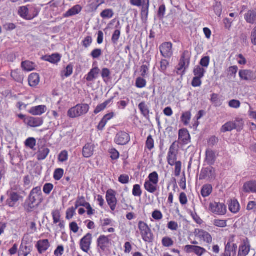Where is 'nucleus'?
<instances>
[{
	"label": "nucleus",
	"instance_id": "nucleus-1",
	"mask_svg": "<svg viewBox=\"0 0 256 256\" xmlns=\"http://www.w3.org/2000/svg\"><path fill=\"white\" fill-rule=\"evenodd\" d=\"M44 200L41 187L38 186L33 188L26 199L24 207L28 212H32L39 206Z\"/></svg>",
	"mask_w": 256,
	"mask_h": 256
},
{
	"label": "nucleus",
	"instance_id": "nucleus-2",
	"mask_svg": "<svg viewBox=\"0 0 256 256\" xmlns=\"http://www.w3.org/2000/svg\"><path fill=\"white\" fill-rule=\"evenodd\" d=\"M90 110V106L86 104H79L70 108L68 112V116L74 118L86 114Z\"/></svg>",
	"mask_w": 256,
	"mask_h": 256
},
{
	"label": "nucleus",
	"instance_id": "nucleus-3",
	"mask_svg": "<svg viewBox=\"0 0 256 256\" xmlns=\"http://www.w3.org/2000/svg\"><path fill=\"white\" fill-rule=\"evenodd\" d=\"M138 226L143 240L148 243L152 242L154 239V236L148 224L144 222L140 221Z\"/></svg>",
	"mask_w": 256,
	"mask_h": 256
},
{
	"label": "nucleus",
	"instance_id": "nucleus-4",
	"mask_svg": "<svg viewBox=\"0 0 256 256\" xmlns=\"http://www.w3.org/2000/svg\"><path fill=\"white\" fill-rule=\"evenodd\" d=\"M209 210L213 214L220 216L224 215L227 211L224 204L216 202L210 203Z\"/></svg>",
	"mask_w": 256,
	"mask_h": 256
},
{
	"label": "nucleus",
	"instance_id": "nucleus-5",
	"mask_svg": "<svg viewBox=\"0 0 256 256\" xmlns=\"http://www.w3.org/2000/svg\"><path fill=\"white\" fill-rule=\"evenodd\" d=\"M216 178L215 169L212 166H208L202 168L201 170L199 180H203L208 178L210 180H213Z\"/></svg>",
	"mask_w": 256,
	"mask_h": 256
},
{
	"label": "nucleus",
	"instance_id": "nucleus-6",
	"mask_svg": "<svg viewBox=\"0 0 256 256\" xmlns=\"http://www.w3.org/2000/svg\"><path fill=\"white\" fill-rule=\"evenodd\" d=\"M92 234L88 233L80 240V246L83 252L88 253L90 250L92 242Z\"/></svg>",
	"mask_w": 256,
	"mask_h": 256
},
{
	"label": "nucleus",
	"instance_id": "nucleus-7",
	"mask_svg": "<svg viewBox=\"0 0 256 256\" xmlns=\"http://www.w3.org/2000/svg\"><path fill=\"white\" fill-rule=\"evenodd\" d=\"M239 124H237L232 122H228L223 125L221 128V132H231L234 129H236L237 130H240L242 128L243 122L242 120H240Z\"/></svg>",
	"mask_w": 256,
	"mask_h": 256
},
{
	"label": "nucleus",
	"instance_id": "nucleus-8",
	"mask_svg": "<svg viewBox=\"0 0 256 256\" xmlns=\"http://www.w3.org/2000/svg\"><path fill=\"white\" fill-rule=\"evenodd\" d=\"M106 200L111 210H114L117 204L116 192L112 189L108 190L106 193Z\"/></svg>",
	"mask_w": 256,
	"mask_h": 256
},
{
	"label": "nucleus",
	"instance_id": "nucleus-9",
	"mask_svg": "<svg viewBox=\"0 0 256 256\" xmlns=\"http://www.w3.org/2000/svg\"><path fill=\"white\" fill-rule=\"evenodd\" d=\"M183 250L188 254L194 252L198 256H202L206 252L205 248L197 246L186 245Z\"/></svg>",
	"mask_w": 256,
	"mask_h": 256
},
{
	"label": "nucleus",
	"instance_id": "nucleus-10",
	"mask_svg": "<svg viewBox=\"0 0 256 256\" xmlns=\"http://www.w3.org/2000/svg\"><path fill=\"white\" fill-rule=\"evenodd\" d=\"M172 44L170 42L163 43L160 46L161 54L165 58H170L172 55Z\"/></svg>",
	"mask_w": 256,
	"mask_h": 256
},
{
	"label": "nucleus",
	"instance_id": "nucleus-11",
	"mask_svg": "<svg viewBox=\"0 0 256 256\" xmlns=\"http://www.w3.org/2000/svg\"><path fill=\"white\" fill-rule=\"evenodd\" d=\"M239 76L242 80L250 82L256 80V74L248 70H242L239 71Z\"/></svg>",
	"mask_w": 256,
	"mask_h": 256
},
{
	"label": "nucleus",
	"instance_id": "nucleus-12",
	"mask_svg": "<svg viewBox=\"0 0 256 256\" xmlns=\"http://www.w3.org/2000/svg\"><path fill=\"white\" fill-rule=\"evenodd\" d=\"M130 141L129 134L124 132H118L114 138V142L118 145H126Z\"/></svg>",
	"mask_w": 256,
	"mask_h": 256
},
{
	"label": "nucleus",
	"instance_id": "nucleus-13",
	"mask_svg": "<svg viewBox=\"0 0 256 256\" xmlns=\"http://www.w3.org/2000/svg\"><path fill=\"white\" fill-rule=\"evenodd\" d=\"M250 250V244L248 238L244 240L242 243L239 246L238 256H246L248 255Z\"/></svg>",
	"mask_w": 256,
	"mask_h": 256
},
{
	"label": "nucleus",
	"instance_id": "nucleus-14",
	"mask_svg": "<svg viewBox=\"0 0 256 256\" xmlns=\"http://www.w3.org/2000/svg\"><path fill=\"white\" fill-rule=\"evenodd\" d=\"M43 123L44 120L42 118L28 116V118L25 120V124L32 128L40 126Z\"/></svg>",
	"mask_w": 256,
	"mask_h": 256
},
{
	"label": "nucleus",
	"instance_id": "nucleus-15",
	"mask_svg": "<svg viewBox=\"0 0 256 256\" xmlns=\"http://www.w3.org/2000/svg\"><path fill=\"white\" fill-rule=\"evenodd\" d=\"M8 194H9V198L6 200V204L11 208L14 206L16 203L18 202L21 198H22V196L15 192H8Z\"/></svg>",
	"mask_w": 256,
	"mask_h": 256
},
{
	"label": "nucleus",
	"instance_id": "nucleus-16",
	"mask_svg": "<svg viewBox=\"0 0 256 256\" xmlns=\"http://www.w3.org/2000/svg\"><path fill=\"white\" fill-rule=\"evenodd\" d=\"M28 12L29 10L28 6H22L19 8L18 14L21 18L28 20H31L33 19L36 17L38 14V11H36V14L32 16H28Z\"/></svg>",
	"mask_w": 256,
	"mask_h": 256
},
{
	"label": "nucleus",
	"instance_id": "nucleus-17",
	"mask_svg": "<svg viewBox=\"0 0 256 256\" xmlns=\"http://www.w3.org/2000/svg\"><path fill=\"white\" fill-rule=\"evenodd\" d=\"M178 139L182 144H186L190 141V136L187 129L182 128L179 130Z\"/></svg>",
	"mask_w": 256,
	"mask_h": 256
},
{
	"label": "nucleus",
	"instance_id": "nucleus-18",
	"mask_svg": "<svg viewBox=\"0 0 256 256\" xmlns=\"http://www.w3.org/2000/svg\"><path fill=\"white\" fill-rule=\"evenodd\" d=\"M36 246L38 252L42 254L47 250L50 246V244L48 240H42L37 242Z\"/></svg>",
	"mask_w": 256,
	"mask_h": 256
},
{
	"label": "nucleus",
	"instance_id": "nucleus-19",
	"mask_svg": "<svg viewBox=\"0 0 256 256\" xmlns=\"http://www.w3.org/2000/svg\"><path fill=\"white\" fill-rule=\"evenodd\" d=\"M110 242V240L108 236L102 235L97 240V245L102 251H104Z\"/></svg>",
	"mask_w": 256,
	"mask_h": 256
},
{
	"label": "nucleus",
	"instance_id": "nucleus-20",
	"mask_svg": "<svg viewBox=\"0 0 256 256\" xmlns=\"http://www.w3.org/2000/svg\"><path fill=\"white\" fill-rule=\"evenodd\" d=\"M94 145L92 143H87L83 148L82 155L86 158L91 157L94 154Z\"/></svg>",
	"mask_w": 256,
	"mask_h": 256
},
{
	"label": "nucleus",
	"instance_id": "nucleus-21",
	"mask_svg": "<svg viewBox=\"0 0 256 256\" xmlns=\"http://www.w3.org/2000/svg\"><path fill=\"white\" fill-rule=\"evenodd\" d=\"M46 110V106L40 105L32 107L29 110V113L33 116H40L44 114Z\"/></svg>",
	"mask_w": 256,
	"mask_h": 256
},
{
	"label": "nucleus",
	"instance_id": "nucleus-22",
	"mask_svg": "<svg viewBox=\"0 0 256 256\" xmlns=\"http://www.w3.org/2000/svg\"><path fill=\"white\" fill-rule=\"evenodd\" d=\"M243 190L245 192L256 193V181L251 180L246 182L243 186Z\"/></svg>",
	"mask_w": 256,
	"mask_h": 256
},
{
	"label": "nucleus",
	"instance_id": "nucleus-23",
	"mask_svg": "<svg viewBox=\"0 0 256 256\" xmlns=\"http://www.w3.org/2000/svg\"><path fill=\"white\" fill-rule=\"evenodd\" d=\"M198 231L197 235L198 237L204 240V241L206 242L208 244H210L212 242V237L211 235L206 231L202 230H196V232Z\"/></svg>",
	"mask_w": 256,
	"mask_h": 256
},
{
	"label": "nucleus",
	"instance_id": "nucleus-24",
	"mask_svg": "<svg viewBox=\"0 0 256 256\" xmlns=\"http://www.w3.org/2000/svg\"><path fill=\"white\" fill-rule=\"evenodd\" d=\"M82 7L78 4L76 5L63 14L64 18H68L78 14L82 10Z\"/></svg>",
	"mask_w": 256,
	"mask_h": 256
},
{
	"label": "nucleus",
	"instance_id": "nucleus-25",
	"mask_svg": "<svg viewBox=\"0 0 256 256\" xmlns=\"http://www.w3.org/2000/svg\"><path fill=\"white\" fill-rule=\"evenodd\" d=\"M142 114L147 120H150V108L144 102H142L138 104Z\"/></svg>",
	"mask_w": 256,
	"mask_h": 256
},
{
	"label": "nucleus",
	"instance_id": "nucleus-26",
	"mask_svg": "<svg viewBox=\"0 0 256 256\" xmlns=\"http://www.w3.org/2000/svg\"><path fill=\"white\" fill-rule=\"evenodd\" d=\"M100 70L98 67H95L90 70V72L86 76V80L88 82H92L96 79L100 73Z\"/></svg>",
	"mask_w": 256,
	"mask_h": 256
},
{
	"label": "nucleus",
	"instance_id": "nucleus-27",
	"mask_svg": "<svg viewBox=\"0 0 256 256\" xmlns=\"http://www.w3.org/2000/svg\"><path fill=\"white\" fill-rule=\"evenodd\" d=\"M206 154V160L207 164L210 166L214 164L216 160L215 152L212 150H207Z\"/></svg>",
	"mask_w": 256,
	"mask_h": 256
},
{
	"label": "nucleus",
	"instance_id": "nucleus-28",
	"mask_svg": "<svg viewBox=\"0 0 256 256\" xmlns=\"http://www.w3.org/2000/svg\"><path fill=\"white\" fill-rule=\"evenodd\" d=\"M50 150L48 148L42 146L39 148L37 152V159L38 160H42L46 158L50 153Z\"/></svg>",
	"mask_w": 256,
	"mask_h": 256
},
{
	"label": "nucleus",
	"instance_id": "nucleus-29",
	"mask_svg": "<svg viewBox=\"0 0 256 256\" xmlns=\"http://www.w3.org/2000/svg\"><path fill=\"white\" fill-rule=\"evenodd\" d=\"M246 21L252 24L256 23V9L250 10L244 15Z\"/></svg>",
	"mask_w": 256,
	"mask_h": 256
},
{
	"label": "nucleus",
	"instance_id": "nucleus-30",
	"mask_svg": "<svg viewBox=\"0 0 256 256\" xmlns=\"http://www.w3.org/2000/svg\"><path fill=\"white\" fill-rule=\"evenodd\" d=\"M231 241L229 240L228 243L226 244L225 252H228L231 254H232V256H236V254L238 246L236 244H231Z\"/></svg>",
	"mask_w": 256,
	"mask_h": 256
},
{
	"label": "nucleus",
	"instance_id": "nucleus-31",
	"mask_svg": "<svg viewBox=\"0 0 256 256\" xmlns=\"http://www.w3.org/2000/svg\"><path fill=\"white\" fill-rule=\"evenodd\" d=\"M61 55L59 54H54L50 56H46L43 59L52 64H56L60 60Z\"/></svg>",
	"mask_w": 256,
	"mask_h": 256
},
{
	"label": "nucleus",
	"instance_id": "nucleus-32",
	"mask_svg": "<svg viewBox=\"0 0 256 256\" xmlns=\"http://www.w3.org/2000/svg\"><path fill=\"white\" fill-rule=\"evenodd\" d=\"M21 73V70L17 69L12 70L10 76L16 82L22 84L23 82L24 78Z\"/></svg>",
	"mask_w": 256,
	"mask_h": 256
},
{
	"label": "nucleus",
	"instance_id": "nucleus-33",
	"mask_svg": "<svg viewBox=\"0 0 256 256\" xmlns=\"http://www.w3.org/2000/svg\"><path fill=\"white\" fill-rule=\"evenodd\" d=\"M229 210L234 214L238 212L240 209L239 202L236 200H231L228 204Z\"/></svg>",
	"mask_w": 256,
	"mask_h": 256
},
{
	"label": "nucleus",
	"instance_id": "nucleus-34",
	"mask_svg": "<svg viewBox=\"0 0 256 256\" xmlns=\"http://www.w3.org/2000/svg\"><path fill=\"white\" fill-rule=\"evenodd\" d=\"M40 82V76L37 73H32L29 76L28 83L30 86H36Z\"/></svg>",
	"mask_w": 256,
	"mask_h": 256
},
{
	"label": "nucleus",
	"instance_id": "nucleus-35",
	"mask_svg": "<svg viewBox=\"0 0 256 256\" xmlns=\"http://www.w3.org/2000/svg\"><path fill=\"white\" fill-rule=\"evenodd\" d=\"M191 52L188 50H184L180 59V62H184L186 66L190 64Z\"/></svg>",
	"mask_w": 256,
	"mask_h": 256
},
{
	"label": "nucleus",
	"instance_id": "nucleus-36",
	"mask_svg": "<svg viewBox=\"0 0 256 256\" xmlns=\"http://www.w3.org/2000/svg\"><path fill=\"white\" fill-rule=\"evenodd\" d=\"M212 186L211 184H206L203 186L201 190V194L204 198L209 196L212 192Z\"/></svg>",
	"mask_w": 256,
	"mask_h": 256
},
{
	"label": "nucleus",
	"instance_id": "nucleus-37",
	"mask_svg": "<svg viewBox=\"0 0 256 256\" xmlns=\"http://www.w3.org/2000/svg\"><path fill=\"white\" fill-rule=\"evenodd\" d=\"M158 184H154V183L146 180L144 184V187L146 190L150 193H154L158 189Z\"/></svg>",
	"mask_w": 256,
	"mask_h": 256
},
{
	"label": "nucleus",
	"instance_id": "nucleus-38",
	"mask_svg": "<svg viewBox=\"0 0 256 256\" xmlns=\"http://www.w3.org/2000/svg\"><path fill=\"white\" fill-rule=\"evenodd\" d=\"M113 98L114 97H112L105 101L104 103L98 105L94 112V114H96L104 110L106 108L107 106L112 101Z\"/></svg>",
	"mask_w": 256,
	"mask_h": 256
},
{
	"label": "nucleus",
	"instance_id": "nucleus-39",
	"mask_svg": "<svg viewBox=\"0 0 256 256\" xmlns=\"http://www.w3.org/2000/svg\"><path fill=\"white\" fill-rule=\"evenodd\" d=\"M141 14L142 16H144L146 18L148 16V8L150 6V0H142V5Z\"/></svg>",
	"mask_w": 256,
	"mask_h": 256
},
{
	"label": "nucleus",
	"instance_id": "nucleus-40",
	"mask_svg": "<svg viewBox=\"0 0 256 256\" xmlns=\"http://www.w3.org/2000/svg\"><path fill=\"white\" fill-rule=\"evenodd\" d=\"M193 72L195 77L202 78L204 76L206 70L204 68L201 67L200 66H197L194 68Z\"/></svg>",
	"mask_w": 256,
	"mask_h": 256
},
{
	"label": "nucleus",
	"instance_id": "nucleus-41",
	"mask_svg": "<svg viewBox=\"0 0 256 256\" xmlns=\"http://www.w3.org/2000/svg\"><path fill=\"white\" fill-rule=\"evenodd\" d=\"M30 251V248L26 246H24L22 242L18 251V256H28Z\"/></svg>",
	"mask_w": 256,
	"mask_h": 256
},
{
	"label": "nucleus",
	"instance_id": "nucleus-42",
	"mask_svg": "<svg viewBox=\"0 0 256 256\" xmlns=\"http://www.w3.org/2000/svg\"><path fill=\"white\" fill-rule=\"evenodd\" d=\"M34 64L28 60L22 62V68L26 71H32L34 69Z\"/></svg>",
	"mask_w": 256,
	"mask_h": 256
},
{
	"label": "nucleus",
	"instance_id": "nucleus-43",
	"mask_svg": "<svg viewBox=\"0 0 256 256\" xmlns=\"http://www.w3.org/2000/svg\"><path fill=\"white\" fill-rule=\"evenodd\" d=\"M114 12L112 9H106L100 14V16L104 19H109L113 17Z\"/></svg>",
	"mask_w": 256,
	"mask_h": 256
},
{
	"label": "nucleus",
	"instance_id": "nucleus-44",
	"mask_svg": "<svg viewBox=\"0 0 256 256\" xmlns=\"http://www.w3.org/2000/svg\"><path fill=\"white\" fill-rule=\"evenodd\" d=\"M191 113L190 111L184 112L181 116V120L184 126H188L191 119Z\"/></svg>",
	"mask_w": 256,
	"mask_h": 256
},
{
	"label": "nucleus",
	"instance_id": "nucleus-45",
	"mask_svg": "<svg viewBox=\"0 0 256 256\" xmlns=\"http://www.w3.org/2000/svg\"><path fill=\"white\" fill-rule=\"evenodd\" d=\"M86 202H87L86 201L85 198L84 196H78L75 203V206L74 208L76 210L79 206L84 207Z\"/></svg>",
	"mask_w": 256,
	"mask_h": 256
},
{
	"label": "nucleus",
	"instance_id": "nucleus-46",
	"mask_svg": "<svg viewBox=\"0 0 256 256\" xmlns=\"http://www.w3.org/2000/svg\"><path fill=\"white\" fill-rule=\"evenodd\" d=\"M148 180L147 181L158 184V175L156 172L150 173L148 176Z\"/></svg>",
	"mask_w": 256,
	"mask_h": 256
},
{
	"label": "nucleus",
	"instance_id": "nucleus-47",
	"mask_svg": "<svg viewBox=\"0 0 256 256\" xmlns=\"http://www.w3.org/2000/svg\"><path fill=\"white\" fill-rule=\"evenodd\" d=\"M160 68H158L160 72L165 74L168 67L169 66L168 62L166 60L162 59L160 62Z\"/></svg>",
	"mask_w": 256,
	"mask_h": 256
},
{
	"label": "nucleus",
	"instance_id": "nucleus-48",
	"mask_svg": "<svg viewBox=\"0 0 256 256\" xmlns=\"http://www.w3.org/2000/svg\"><path fill=\"white\" fill-rule=\"evenodd\" d=\"M64 170L62 168H56L54 174V178L56 180H60L63 176Z\"/></svg>",
	"mask_w": 256,
	"mask_h": 256
},
{
	"label": "nucleus",
	"instance_id": "nucleus-49",
	"mask_svg": "<svg viewBox=\"0 0 256 256\" xmlns=\"http://www.w3.org/2000/svg\"><path fill=\"white\" fill-rule=\"evenodd\" d=\"M101 74L105 82H107L110 79V72L108 68H102Z\"/></svg>",
	"mask_w": 256,
	"mask_h": 256
},
{
	"label": "nucleus",
	"instance_id": "nucleus-50",
	"mask_svg": "<svg viewBox=\"0 0 256 256\" xmlns=\"http://www.w3.org/2000/svg\"><path fill=\"white\" fill-rule=\"evenodd\" d=\"M146 81L144 78L138 77L136 78V86L138 88H142L146 86Z\"/></svg>",
	"mask_w": 256,
	"mask_h": 256
},
{
	"label": "nucleus",
	"instance_id": "nucleus-51",
	"mask_svg": "<svg viewBox=\"0 0 256 256\" xmlns=\"http://www.w3.org/2000/svg\"><path fill=\"white\" fill-rule=\"evenodd\" d=\"M162 244L164 247H170L174 244L172 240L168 236L163 238L162 240Z\"/></svg>",
	"mask_w": 256,
	"mask_h": 256
},
{
	"label": "nucleus",
	"instance_id": "nucleus-52",
	"mask_svg": "<svg viewBox=\"0 0 256 256\" xmlns=\"http://www.w3.org/2000/svg\"><path fill=\"white\" fill-rule=\"evenodd\" d=\"M120 30H116L112 34V42L113 44H117L118 40L120 38Z\"/></svg>",
	"mask_w": 256,
	"mask_h": 256
},
{
	"label": "nucleus",
	"instance_id": "nucleus-53",
	"mask_svg": "<svg viewBox=\"0 0 256 256\" xmlns=\"http://www.w3.org/2000/svg\"><path fill=\"white\" fill-rule=\"evenodd\" d=\"M26 146L33 149L36 145V140L34 138H29L25 142Z\"/></svg>",
	"mask_w": 256,
	"mask_h": 256
},
{
	"label": "nucleus",
	"instance_id": "nucleus-54",
	"mask_svg": "<svg viewBox=\"0 0 256 256\" xmlns=\"http://www.w3.org/2000/svg\"><path fill=\"white\" fill-rule=\"evenodd\" d=\"M210 62V58L208 56H205L202 58L200 62V64L202 68H208Z\"/></svg>",
	"mask_w": 256,
	"mask_h": 256
},
{
	"label": "nucleus",
	"instance_id": "nucleus-55",
	"mask_svg": "<svg viewBox=\"0 0 256 256\" xmlns=\"http://www.w3.org/2000/svg\"><path fill=\"white\" fill-rule=\"evenodd\" d=\"M102 50L100 48H95L91 52L90 56L93 59H98L102 55Z\"/></svg>",
	"mask_w": 256,
	"mask_h": 256
},
{
	"label": "nucleus",
	"instance_id": "nucleus-56",
	"mask_svg": "<svg viewBox=\"0 0 256 256\" xmlns=\"http://www.w3.org/2000/svg\"><path fill=\"white\" fill-rule=\"evenodd\" d=\"M146 146L150 150H152L154 148V140L150 134L147 138Z\"/></svg>",
	"mask_w": 256,
	"mask_h": 256
},
{
	"label": "nucleus",
	"instance_id": "nucleus-57",
	"mask_svg": "<svg viewBox=\"0 0 256 256\" xmlns=\"http://www.w3.org/2000/svg\"><path fill=\"white\" fill-rule=\"evenodd\" d=\"M68 159V152L66 150L62 151L58 155V160L59 162H64Z\"/></svg>",
	"mask_w": 256,
	"mask_h": 256
},
{
	"label": "nucleus",
	"instance_id": "nucleus-58",
	"mask_svg": "<svg viewBox=\"0 0 256 256\" xmlns=\"http://www.w3.org/2000/svg\"><path fill=\"white\" fill-rule=\"evenodd\" d=\"M142 194V191L139 184H135L132 190V194L134 196H140Z\"/></svg>",
	"mask_w": 256,
	"mask_h": 256
},
{
	"label": "nucleus",
	"instance_id": "nucleus-59",
	"mask_svg": "<svg viewBox=\"0 0 256 256\" xmlns=\"http://www.w3.org/2000/svg\"><path fill=\"white\" fill-rule=\"evenodd\" d=\"M54 188V185L51 183H46L44 184L43 192L46 194H49Z\"/></svg>",
	"mask_w": 256,
	"mask_h": 256
},
{
	"label": "nucleus",
	"instance_id": "nucleus-60",
	"mask_svg": "<svg viewBox=\"0 0 256 256\" xmlns=\"http://www.w3.org/2000/svg\"><path fill=\"white\" fill-rule=\"evenodd\" d=\"M186 66L184 62H179L178 68H177L178 72L177 73L178 74H180L182 76L186 72Z\"/></svg>",
	"mask_w": 256,
	"mask_h": 256
},
{
	"label": "nucleus",
	"instance_id": "nucleus-61",
	"mask_svg": "<svg viewBox=\"0 0 256 256\" xmlns=\"http://www.w3.org/2000/svg\"><path fill=\"white\" fill-rule=\"evenodd\" d=\"M76 210L74 207H72L67 210L66 212V218L67 220H70L76 214Z\"/></svg>",
	"mask_w": 256,
	"mask_h": 256
},
{
	"label": "nucleus",
	"instance_id": "nucleus-62",
	"mask_svg": "<svg viewBox=\"0 0 256 256\" xmlns=\"http://www.w3.org/2000/svg\"><path fill=\"white\" fill-rule=\"evenodd\" d=\"M214 224L218 227L225 228L226 226V220H215L214 221Z\"/></svg>",
	"mask_w": 256,
	"mask_h": 256
},
{
	"label": "nucleus",
	"instance_id": "nucleus-63",
	"mask_svg": "<svg viewBox=\"0 0 256 256\" xmlns=\"http://www.w3.org/2000/svg\"><path fill=\"white\" fill-rule=\"evenodd\" d=\"M214 10L218 16H220L222 14V8L220 2H216L214 6Z\"/></svg>",
	"mask_w": 256,
	"mask_h": 256
},
{
	"label": "nucleus",
	"instance_id": "nucleus-64",
	"mask_svg": "<svg viewBox=\"0 0 256 256\" xmlns=\"http://www.w3.org/2000/svg\"><path fill=\"white\" fill-rule=\"evenodd\" d=\"M166 12V6L164 4L161 5L158 8V16L162 20L164 18Z\"/></svg>",
	"mask_w": 256,
	"mask_h": 256
}]
</instances>
